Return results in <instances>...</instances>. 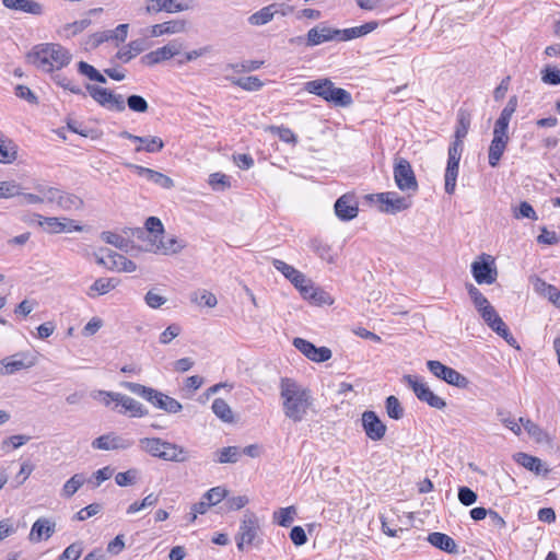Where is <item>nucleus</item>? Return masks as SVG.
Segmentation results:
<instances>
[{"label": "nucleus", "mask_w": 560, "mask_h": 560, "mask_svg": "<svg viewBox=\"0 0 560 560\" xmlns=\"http://www.w3.org/2000/svg\"><path fill=\"white\" fill-rule=\"evenodd\" d=\"M280 397L284 416L293 422L304 420L313 405L311 390L290 377L281 378Z\"/></svg>", "instance_id": "nucleus-1"}, {"label": "nucleus", "mask_w": 560, "mask_h": 560, "mask_svg": "<svg viewBox=\"0 0 560 560\" xmlns=\"http://www.w3.org/2000/svg\"><path fill=\"white\" fill-rule=\"evenodd\" d=\"M27 58L38 69L51 72L67 66L71 60V54L59 44H43L36 46Z\"/></svg>", "instance_id": "nucleus-2"}, {"label": "nucleus", "mask_w": 560, "mask_h": 560, "mask_svg": "<svg viewBox=\"0 0 560 560\" xmlns=\"http://www.w3.org/2000/svg\"><path fill=\"white\" fill-rule=\"evenodd\" d=\"M139 443L143 452L163 460L183 463L189 458L188 451L183 446L160 438H143Z\"/></svg>", "instance_id": "nucleus-3"}, {"label": "nucleus", "mask_w": 560, "mask_h": 560, "mask_svg": "<svg viewBox=\"0 0 560 560\" xmlns=\"http://www.w3.org/2000/svg\"><path fill=\"white\" fill-rule=\"evenodd\" d=\"M304 91L315 94L335 106L348 107L353 102L347 90L335 86L329 79L307 81L304 83Z\"/></svg>", "instance_id": "nucleus-4"}, {"label": "nucleus", "mask_w": 560, "mask_h": 560, "mask_svg": "<svg viewBox=\"0 0 560 560\" xmlns=\"http://www.w3.org/2000/svg\"><path fill=\"white\" fill-rule=\"evenodd\" d=\"M464 149V142L454 140L448 148V158L444 175L445 191L448 195L454 194L456 188V179L458 176L459 161Z\"/></svg>", "instance_id": "nucleus-5"}, {"label": "nucleus", "mask_w": 560, "mask_h": 560, "mask_svg": "<svg viewBox=\"0 0 560 560\" xmlns=\"http://www.w3.org/2000/svg\"><path fill=\"white\" fill-rule=\"evenodd\" d=\"M402 381L412 389L416 397L420 401L425 402L430 407L439 410H442L446 407L445 400L442 397L435 395L427 385V383L422 382L418 377L408 374L404 375Z\"/></svg>", "instance_id": "nucleus-6"}, {"label": "nucleus", "mask_w": 560, "mask_h": 560, "mask_svg": "<svg viewBox=\"0 0 560 560\" xmlns=\"http://www.w3.org/2000/svg\"><path fill=\"white\" fill-rule=\"evenodd\" d=\"M394 179L402 191L418 190V182L409 161L405 158H396L394 163Z\"/></svg>", "instance_id": "nucleus-7"}, {"label": "nucleus", "mask_w": 560, "mask_h": 560, "mask_svg": "<svg viewBox=\"0 0 560 560\" xmlns=\"http://www.w3.org/2000/svg\"><path fill=\"white\" fill-rule=\"evenodd\" d=\"M429 371L439 380L453 385L457 388H467L469 385L468 378L460 374L458 371L443 364L436 360H429L427 362Z\"/></svg>", "instance_id": "nucleus-8"}, {"label": "nucleus", "mask_w": 560, "mask_h": 560, "mask_svg": "<svg viewBox=\"0 0 560 560\" xmlns=\"http://www.w3.org/2000/svg\"><path fill=\"white\" fill-rule=\"evenodd\" d=\"M100 396H104L103 401L106 406H108L110 401H115L117 405H120L122 407V410H119L120 413L129 412L131 417L138 418L144 417L148 413L142 404L127 395L101 390Z\"/></svg>", "instance_id": "nucleus-9"}, {"label": "nucleus", "mask_w": 560, "mask_h": 560, "mask_svg": "<svg viewBox=\"0 0 560 560\" xmlns=\"http://www.w3.org/2000/svg\"><path fill=\"white\" fill-rule=\"evenodd\" d=\"M372 200L380 203V210L395 214L411 206L409 197L399 196L396 191L380 192L371 196Z\"/></svg>", "instance_id": "nucleus-10"}, {"label": "nucleus", "mask_w": 560, "mask_h": 560, "mask_svg": "<svg viewBox=\"0 0 560 560\" xmlns=\"http://www.w3.org/2000/svg\"><path fill=\"white\" fill-rule=\"evenodd\" d=\"M258 529L259 526L255 516L245 514L236 535V546L240 551H243L245 546H249L254 542Z\"/></svg>", "instance_id": "nucleus-11"}, {"label": "nucleus", "mask_w": 560, "mask_h": 560, "mask_svg": "<svg viewBox=\"0 0 560 560\" xmlns=\"http://www.w3.org/2000/svg\"><path fill=\"white\" fill-rule=\"evenodd\" d=\"M361 421L366 436L372 441H380L385 436L387 428L374 411H364Z\"/></svg>", "instance_id": "nucleus-12"}, {"label": "nucleus", "mask_w": 560, "mask_h": 560, "mask_svg": "<svg viewBox=\"0 0 560 560\" xmlns=\"http://www.w3.org/2000/svg\"><path fill=\"white\" fill-rule=\"evenodd\" d=\"M293 346L307 359L314 362H325L331 358V350L327 347H316L303 338H294Z\"/></svg>", "instance_id": "nucleus-13"}, {"label": "nucleus", "mask_w": 560, "mask_h": 560, "mask_svg": "<svg viewBox=\"0 0 560 560\" xmlns=\"http://www.w3.org/2000/svg\"><path fill=\"white\" fill-rule=\"evenodd\" d=\"M135 444L132 439H127L115 433H108L101 435L93 440L92 447L94 450L114 451V450H127Z\"/></svg>", "instance_id": "nucleus-14"}, {"label": "nucleus", "mask_w": 560, "mask_h": 560, "mask_svg": "<svg viewBox=\"0 0 560 560\" xmlns=\"http://www.w3.org/2000/svg\"><path fill=\"white\" fill-rule=\"evenodd\" d=\"M190 9L188 3L182 2V0H147L145 13L158 14L160 12L177 13L187 11Z\"/></svg>", "instance_id": "nucleus-15"}, {"label": "nucleus", "mask_w": 560, "mask_h": 560, "mask_svg": "<svg viewBox=\"0 0 560 560\" xmlns=\"http://www.w3.org/2000/svg\"><path fill=\"white\" fill-rule=\"evenodd\" d=\"M358 201L353 194H345L335 202V213L341 221H350L358 215Z\"/></svg>", "instance_id": "nucleus-16"}, {"label": "nucleus", "mask_w": 560, "mask_h": 560, "mask_svg": "<svg viewBox=\"0 0 560 560\" xmlns=\"http://www.w3.org/2000/svg\"><path fill=\"white\" fill-rule=\"evenodd\" d=\"M97 262L104 265L110 270H117L120 272H133L137 269V266L132 260L109 249L107 250L106 257L100 258Z\"/></svg>", "instance_id": "nucleus-17"}, {"label": "nucleus", "mask_w": 560, "mask_h": 560, "mask_svg": "<svg viewBox=\"0 0 560 560\" xmlns=\"http://www.w3.org/2000/svg\"><path fill=\"white\" fill-rule=\"evenodd\" d=\"M334 39L338 40V28L318 24L307 32L306 46L314 47Z\"/></svg>", "instance_id": "nucleus-18"}, {"label": "nucleus", "mask_w": 560, "mask_h": 560, "mask_svg": "<svg viewBox=\"0 0 560 560\" xmlns=\"http://www.w3.org/2000/svg\"><path fill=\"white\" fill-rule=\"evenodd\" d=\"M37 218L39 219V225L44 226L48 233H61L82 230L80 225L74 224L73 220L63 219V221H60L59 218L43 217L40 214H37Z\"/></svg>", "instance_id": "nucleus-19"}, {"label": "nucleus", "mask_w": 560, "mask_h": 560, "mask_svg": "<svg viewBox=\"0 0 560 560\" xmlns=\"http://www.w3.org/2000/svg\"><path fill=\"white\" fill-rule=\"evenodd\" d=\"M509 143V136L506 132L493 130V139L489 147L488 160L492 167L498 166L505 149Z\"/></svg>", "instance_id": "nucleus-20"}, {"label": "nucleus", "mask_w": 560, "mask_h": 560, "mask_svg": "<svg viewBox=\"0 0 560 560\" xmlns=\"http://www.w3.org/2000/svg\"><path fill=\"white\" fill-rule=\"evenodd\" d=\"M471 273L477 283L482 284H492L497 280V269L492 268L490 262L482 261H474L471 264Z\"/></svg>", "instance_id": "nucleus-21"}, {"label": "nucleus", "mask_w": 560, "mask_h": 560, "mask_svg": "<svg viewBox=\"0 0 560 560\" xmlns=\"http://www.w3.org/2000/svg\"><path fill=\"white\" fill-rule=\"evenodd\" d=\"M127 166L135 170L139 176H144L148 180L154 183L155 185L162 188L170 189L174 186V182L171 177L158 171L136 164H128Z\"/></svg>", "instance_id": "nucleus-22"}, {"label": "nucleus", "mask_w": 560, "mask_h": 560, "mask_svg": "<svg viewBox=\"0 0 560 560\" xmlns=\"http://www.w3.org/2000/svg\"><path fill=\"white\" fill-rule=\"evenodd\" d=\"M56 530V523L49 518L40 517L35 521L31 528L30 540L38 542L42 539H48Z\"/></svg>", "instance_id": "nucleus-23"}, {"label": "nucleus", "mask_w": 560, "mask_h": 560, "mask_svg": "<svg viewBox=\"0 0 560 560\" xmlns=\"http://www.w3.org/2000/svg\"><path fill=\"white\" fill-rule=\"evenodd\" d=\"M150 398H151L150 402L154 407H156L161 410H164L168 413H178L183 409V406L178 400H176L175 398L167 396L156 389H154V393H153L152 397H150Z\"/></svg>", "instance_id": "nucleus-24"}, {"label": "nucleus", "mask_w": 560, "mask_h": 560, "mask_svg": "<svg viewBox=\"0 0 560 560\" xmlns=\"http://www.w3.org/2000/svg\"><path fill=\"white\" fill-rule=\"evenodd\" d=\"M272 266L279 272H281L295 288L301 287L302 283L306 282V277L304 273L281 259H272Z\"/></svg>", "instance_id": "nucleus-25"}, {"label": "nucleus", "mask_w": 560, "mask_h": 560, "mask_svg": "<svg viewBox=\"0 0 560 560\" xmlns=\"http://www.w3.org/2000/svg\"><path fill=\"white\" fill-rule=\"evenodd\" d=\"M2 4L7 9L33 15H42L44 13L43 5L35 0H2Z\"/></svg>", "instance_id": "nucleus-26"}, {"label": "nucleus", "mask_w": 560, "mask_h": 560, "mask_svg": "<svg viewBox=\"0 0 560 560\" xmlns=\"http://www.w3.org/2000/svg\"><path fill=\"white\" fill-rule=\"evenodd\" d=\"M428 541L432 546H434L447 553H452V555L458 553V547H457L455 540L446 534L439 533V532L431 533L428 536Z\"/></svg>", "instance_id": "nucleus-27"}, {"label": "nucleus", "mask_w": 560, "mask_h": 560, "mask_svg": "<svg viewBox=\"0 0 560 560\" xmlns=\"http://www.w3.org/2000/svg\"><path fill=\"white\" fill-rule=\"evenodd\" d=\"M377 22L372 21L368 22L360 26H354L345 30H338V40L347 42L361 36H364L371 32H373L377 27Z\"/></svg>", "instance_id": "nucleus-28"}, {"label": "nucleus", "mask_w": 560, "mask_h": 560, "mask_svg": "<svg viewBox=\"0 0 560 560\" xmlns=\"http://www.w3.org/2000/svg\"><path fill=\"white\" fill-rule=\"evenodd\" d=\"M118 284L119 280L117 278H98L89 288L86 294L89 298L95 299L114 290Z\"/></svg>", "instance_id": "nucleus-29"}, {"label": "nucleus", "mask_w": 560, "mask_h": 560, "mask_svg": "<svg viewBox=\"0 0 560 560\" xmlns=\"http://www.w3.org/2000/svg\"><path fill=\"white\" fill-rule=\"evenodd\" d=\"M186 28V22L182 20H173L151 26L150 34L152 37H159L165 34L182 33Z\"/></svg>", "instance_id": "nucleus-30"}, {"label": "nucleus", "mask_w": 560, "mask_h": 560, "mask_svg": "<svg viewBox=\"0 0 560 560\" xmlns=\"http://www.w3.org/2000/svg\"><path fill=\"white\" fill-rule=\"evenodd\" d=\"M20 354H14L11 357L4 358L0 364V374L1 375H11L21 370L28 369L33 365L32 362H25L23 359H19Z\"/></svg>", "instance_id": "nucleus-31"}, {"label": "nucleus", "mask_w": 560, "mask_h": 560, "mask_svg": "<svg viewBox=\"0 0 560 560\" xmlns=\"http://www.w3.org/2000/svg\"><path fill=\"white\" fill-rule=\"evenodd\" d=\"M276 9L278 8L271 4L264 7L259 11L249 15L247 21L253 26L266 25L272 21L273 16L276 15Z\"/></svg>", "instance_id": "nucleus-32"}, {"label": "nucleus", "mask_w": 560, "mask_h": 560, "mask_svg": "<svg viewBox=\"0 0 560 560\" xmlns=\"http://www.w3.org/2000/svg\"><path fill=\"white\" fill-rule=\"evenodd\" d=\"M515 459L520 465L535 472L536 475L548 472V469H542V462L538 457L528 455L526 453H517L515 455Z\"/></svg>", "instance_id": "nucleus-33"}, {"label": "nucleus", "mask_w": 560, "mask_h": 560, "mask_svg": "<svg viewBox=\"0 0 560 560\" xmlns=\"http://www.w3.org/2000/svg\"><path fill=\"white\" fill-rule=\"evenodd\" d=\"M137 142H139L140 145L135 149L136 152L145 151L148 153H156L164 148L163 140L156 136L140 137V140Z\"/></svg>", "instance_id": "nucleus-34"}, {"label": "nucleus", "mask_w": 560, "mask_h": 560, "mask_svg": "<svg viewBox=\"0 0 560 560\" xmlns=\"http://www.w3.org/2000/svg\"><path fill=\"white\" fill-rule=\"evenodd\" d=\"M85 481L86 479L83 474H74L63 485L60 495L66 499L71 498L84 485Z\"/></svg>", "instance_id": "nucleus-35"}, {"label": "nucleus", "mask_w": 560, "mask_h": 560, "mask_svg": "<svg viewBox=\"0 0 560 560\" xmlns=\"http://www.w3.org/2000/svg\"><path fill=\"white\" fill-rule=\"evenodd\" d=\"M490 328L498 334L500 337H502L510 346L515 347L516 349L520 348L517 345L516 339L513 337V335L510 332L509 327L503 322L501 317H498L494 323H490Z\"/></svg>", "instance_id": "nucleus-36"}, {"label": "nucleus", "mask_w": 560, "mask_h": 560, "mask_svg": "<svg viewBox=\"0 0 560 560\" xmlns=\"http://www.w3.org/2000/svg\"><path fill=\"white\" fill-rule=\"evenodd\" d=\"M85 89L89 95L102 107H105V105H107L113 92L108 89L94 84H86Z\"/></svg>", "instance_id": "nucleus-37"}, {"label": "nucleus", "mask_w": 560, "mask_h": 560, "mask_svg": "<svg viewBox=\"0 0 560 560\" xmlns=\"http://www.w3.org/2000/svg\"><path fill=\"white\" fill-rule=\"evenodd\" d=\"M91 25L90 19H83L80 21H74L72 23H68L63 25L59 30V34L63 37H72L78 35L79 33L83 32L85 28H88Z\"/></svg>", "instance_id": "nucleus-38"}, {"label": "nucleus", "mask_w": 560, "mask_h": 560, "mask_svg": "<svg viewBox=\"0 0 560 560\" xmlns=\"http://www.w3.org/2000/svg\"><path fill=\"white\" fill-rule=\"evenodd\" d=\"M211 409L213 413L221 419L223 422H232L233 421V412L230 408L229 404L222 399L217 398L213 400Z\"/></svg>", "instance_id": "nucleus-39"}, {"label": "nucleus", "mask_w": 560, "mask_h": 560, "mask_svg": "<svg viewBox=\"0 0 560 560\" xmlns=\"http://www.w3.org/2000/svg\"><path fill=\"white\" fill-rule=\"evenodd\" d=\"M57 206L67 211L78 210L83 206V201L73 194L61 191Z\"/></svg>", "instance_id": "nucleus-40"}, {"label": "nucleus", "mask_w": 560, "mask_h": 560, "mask_svg": "<svg viewBox=\"0 0 560 560\" xmlns=\"http://www.w3.org/2000/svg\"><path fill=\"white\" fill-rule=\"evenodd\" d=\"M535 289L546 296L553 305H557L560 300V290L555 285L546 283L545 281L537 280Z\"/></svg>", "instance_id": "nucleus-41"}, {"label": "nucleus", "mask_w": 560, "mask_h": 560, "mask_svg": "<svg viewBox=\"0 0 560 560\" xmlns=\"http://www.w3.org/2000/svg\"><path fill=\"white\" fill-rule=\"evenodd\" d=\"M101 238L105 243L110 244V245L117 247L120 250L127 252L128 248H129L130 241L128 238H125L124 236L117 234V233H114V232H110V231H105V232H102Z\"/></svg>", "instance_id": "nucleus-42"}, {"label": "nucleus", "mask_w": 560, "mask_h": 560, "mask_svg": "<svg viewBox=\"0 0 560 560\" xmlns=\"http://www.w3.org/2000/svg\"><path fill=\"white\" fill-rule=\"evenodd\" d=\"M78 72L84 77H86L91 81H95L98 83H106V78L97 69L85 61H80L78 63Z\"/></svg>", "instance_id": "nucleus-43"}, {"label": "nucleus", "mask_w": 560, "mask_h": 560, "mask_svg": "<svg viewBox=\"0 0 560 560\" xmlns=\"http://www.w3.org/2000/svg\"><path fill=\"white\" fill-rule=\"evenodd\" d=\"M466 289L470 299L472 300L475 307L479 313L491 305L488 299L474 284L468 283L466 285Z\"/></svg>", "instance_id": "nucleus-44"}, {"label": "nucleus", "mask_w": 560, "mask_h": 560, "mask_svg": "<svg viewBox=\"0 0 560 560\" xmlns=\"http://www.w3.org/2000/svg\"><path fill=\"white\" fill-rule=\"evenodd\" d=\"M168 59L171 56H168L167 48L163 46L144 55L141 60L147 66H154Z\"/></svg>", "instance_id": "nucleus-45"}, {"label": "nucleus", "mask_w": 560, "mask_h": 560, "mask_svg": "<svg viewBox=\"0 0 560 560\" xmlns=\"http://www.w3.org/2000/svg\"><path fill=\"white\" fill-rule=\"evenodd\" d=\"M470 127V116L465 112H459L457 116V126L455 130V139L456 141L463 142L464 138L467 136Z\"/></svg>", "instance_id": "nucleus-46"}, {"label": "nucleus", "mask_w": 560, "mask_h": 560, "mask_svg": "<svg viewBox=\"0 0 560 560\" xmlns=\"http://www.w3.org/2000/svg\"><path fill=\"white\" fill-rule=\"evenodd\" d=\"M241 457V448L237 446L223 447L218 452L217 462L220 464L236 463Z\"/></svg>", "instance_id": "nucleus-47"}, {"label": "nucleus", "mask_w": 560, "mask_h": 560, "mask_svg": "<svg viewBox=\"0 0 560 560\" xmlns=\"http://www.w3.org/2000/svg\"><path fill=\"white\" fill-rule=\"evenodd\" d=\"M385 408L388 417L394 420H399L404 417V408L398 398L393 395L386 398Z\"/></svg>", "instance_id": "nucleus-48"}, {"label": "nucleus", "mask_w": 560, "mask_h": 560, "mask_svg": "<svg viewBox=\"0 0 560 560\" xmlns=\"http://www.w3.org/2000/svg\"><path fill=\"white\" fill-rule=\"evenodd\" d=\"M295 513V508L291 505L275 512L273 517L280 526L288 527L292 524Z\"/></svg>", "instance_id": "nucleus-49"}, {"label": "nucleus", "mask_w": 560, "mask_h": 560, "mask_svg": "<svg viewBox=\"0 0 560 560\" xmlns=\"http://www.w3.org/2000/svg\"><path fill=\"white\" fill-rule=\"evenodd\" d=\"M122 387H125L126 389H128L129 392H131L132 394H136L142 398H144L145 400H148L150 402L152 395L154 393V389L151 388V387H147L144 385H141L139 383H133V382H124L121 384Z\"/></svg>", "instance_id": "nucleus-50"}, {"label": "nucleus", "mask_w": 560, "mask_h": 560, "mask_svg": "<svg viewBox=\"0 0 560 560\" xmlns=\"http://www.w3.org/2000/svg\"><path fill=\"white\" fill-rule=\"evenodd\" d=\"M233 83L246 91H259L264 85L260 79L254 75L238 78Z\"/></svg>", "instance_id": "nucleus-51"}, {"label": "nucleus", "mask_w": 560, "mask_h": 560, "mask_svg": "<svg viewBox=\"0 0 560 560\" xmlns=\"http://www.w3.org/2000/svg\"><path fill=\"white\" fill-rule=\"evenodd\" d=\"M128 108L135 113H145L149 108V104L141 95L132 94L125 101Z\"/></svg>", "instance_id": "nucleus-52"}, {"label": "nucleus", "mask_w": 560, "mask_h": 560, "mask_svg": "<svg viewBox=\"0 0 560 560\" xmlns=\"http://www.w3.org/2000/svg\"><path fill=\"white\" fill-rule=\"evenodd\" d=\"M83 552V542L75 541L69 545L59 556L58 560H78Z\"/></svg>", "instance_id": "nucleus-53"}, {"label": "nucleus", "mask_w": 560, "mask_h": 560, "mask_svg": "<svg viewBox=\"0 0 560 560\" xmlns=\"http://www.w3.org/2000/svg\"><path fill=\"white\" fill-rule=\"evenodd\" d=\"M541 81L545 84L558 85L560 84V69L551 66H546L541 70Z\"/></svg>", "instance_id": "nucleus-54"}, {"label": "nucleus", "mask_w": 560, "mask_h": 560, "mask_svg": "<svg viewBox=\"0 0 560 560\" xmlns=\"http://www.w3.org/2000/svg\"><path fill=\"white\" fill-rule=\"evenodd\" d=\"M35 189L38 194L43 195L44 201L58 205L61 190L56 187H46L44 185H37Z\"/></svg>", "instance_id": "nucleus-55"}, {"label": "nucleus", "mask_w": 560, "mask_h": 560, "mask_svg": "<svg viewBox=\"0 0 560 560\" xmlns=\"http://www.w3.org/2000/svg\"><path fill=\"white\" fill-rule=\"evenodd\" d=\"M514 218L537 220L538 217L534 208L527 202L522 201L517 208H514Z\"/></svg>", "instance_id": "nucleus-56"}, {"label": "nucleus", "mask_w": 560, "mask_h": 560, "mask_svg": "<svg viewBox=\"0 0 560 560\" xmlns=\"http://www.w3.org/2000/svg\"><path fill=\"white\" fill-rule=\"evenodd\" d=\"M16 147L11 142L4 144V141H0V162L12 163L16 159Z\"/></svg>", "instance_id": "nucleus-57"}, {"label": "nucleus", "mask_w": 560, "mask_h": 560, "mask_svg": "<svg viewBox=\"0 0 560 560\" xmlns=\"http://www.w3.org/2000/svg\"><path fill=\"white\" fill-rule=\"evenodd\" d=\"M310 248L322 259H327L329 257L330 246L320 238H312L310 241Z\"/></svg>", "instance_id": "nucleus-58"}, {"label": "nucleus", "mask_w": 560, "mask_h": 560, "mask_svg": "<svg viewBox=\"0 0 560 560\" xmlns=\"http://www.w3.org/2000/svg\"><path fill=\"white\" fill-rule=\"evenodd\" d=\"M269 130L277 135L280 140L284 141V142H288V143H296L298 139H296V136L294 135V132L290 129V128H287V127H283V126H270L269 127Z\"/></svg>", "instance_id": "nucleus-59"}, {"label": "nucleus", "mask_w": 560, "mask_h": 560, "mask_svg": "<svg viewBox=\"0 0 560 560\" xmlns=\"http://www.w3.org/2000/svg\"><path fill=\"white\" fill-rule=\"evenodd\" d=\"M515 112L504 107L494 124L493 130L502 131L508 133L510 120Z\"/></svg>", "instance_id": "nucleus-60"}, {"label": "nucleus", "mask_w": 560, "mask_h": 560, "mask_svg": "<svg viewBox=\"0 0 560 560\" xmlns=\"http://www.w3.org/2000/svg\"><path fill=\"white\" fill-rule=\"evenodd\" d=\"M54 80L62 89L68 90V91H70L73 94L85 96V93L83 92V90L78 84H74L68 78H66L63 75H60V74H57L54 78Z\"/></svg>", "instance_id": "nucleus-61"}, {"label": "nucleus", "mask_w": 560, "mask_h": 560, "mask_svg": "<svg viewBox=\"0 0 560 560\" xmlns=\"http://www.w3.org/2000/svg\"><path fill=\"white\" fill-rule=\"evenodd\" d=\"M14 196H20V186L15 182H1L0 199H8Z\"/></svg>", "instance_id": "nucleus-62"}, {"label": "nucleus", "mask_w": 560, "mask_h": 560, "mask_svg": "<svg viewBox=\"0 0 560 560\" xmlns=\"http://www.w3.org/2000/svg\"><path fill=\"white\" fill-rule=\"evenodd\" d=\"M144 229L147 230L149 235L151 234L155 238L158 237L159 234L164 233L163 224H162L161 220L156 217H149L145 220Z\"/></svg>", "instance_id": "nucleus-63"}, {"label": "nucleus", "mask_w": 560, "mask_h": 560, "mask_svg": "<svg viewBox=\"0 0 560 560\" xmlns=\"http://www.w3.org/2000/svg\"><path fill=\"white\" fill-rule=\"evenodd\" d=\"M182 331V328L177 324H172L166 327L164 331L161 332L159 341L161 345H168L173 339H175Z\"/></svg>", "instance_id": "nucleus-64"}]
</instances>
